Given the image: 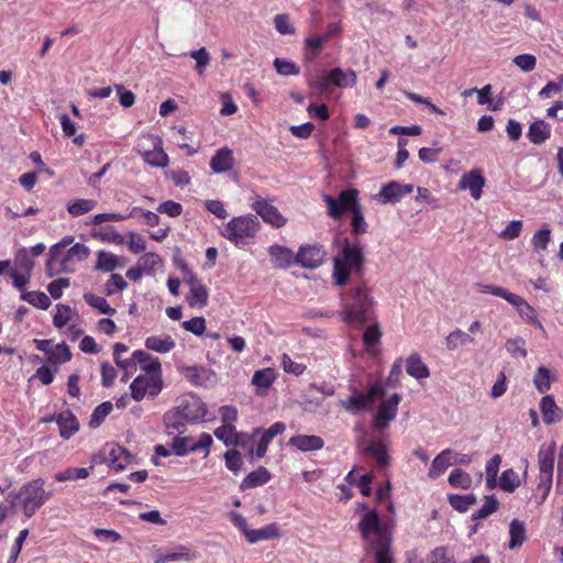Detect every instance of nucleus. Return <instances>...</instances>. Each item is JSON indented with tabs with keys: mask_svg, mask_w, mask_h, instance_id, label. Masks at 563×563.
<instances>
[{
	"mask_svg": "<svg viewBox=\"0 0 563 563\" xmlns=\"http://www.w3.org/2000/svg\"><path fill=\"white\" fill-rule=\"evenodd\" d=\"M551 242V229L545 224L542 229L538 230L532 239L531 245L536 253L543 254L547 251L549 243Z\"/></svg>",
	"mask_w": 563,
	"mask_h": 563,
	"instance_id": "nucleus-41",
	"label": "nucleus"
},
{
	"mask_svg": "<svg viewBox=\"0 0 563 563\" xmlns=\"http://www.w3.org/2000/svg\"><path fill=\"white\" fill-rule=\"evenodd\" d=\"M407 373L417 378H427L429 376V369L427 365L420 360L417 354H411L407 360L406 365Z\"/></svg>",
	"mask_w": 563,
	"mask_h": 563,
	"instance_id": "nucleus-40",
	"label": "nucleus"
},
{
	"mask_svg": "<svg viewBox=\"0 0 563 563\" xmlns=\"http://www.w3.org/2000/svg\"><path fill=\"white\" fill-rule=\"evenodd\" d=\"M189 56L196 60L195 69L199 75H202L206 70L207 65L210 62V55L206 47H201L197 51L189 52Z\"/></svg>",
	"mask_w": 563,
	"mask_h": 563,
	"instance_id": "nucleus-62",
	"label": "nucleus"
},
{
	"mask_svg": "<svg viewBox=\"0 0 563 563\" xmlns=\"http://www.w3.org/2000/svg\"><path fill=\"white\" fill-rule=\"evenodd\" d=\"M486 184V179L483 175L482 169H472L465 173L457 185L460 190H470L473 199L478 200L483 195V188Z\"/></svg>",
	"mask_w": 563,
	"mask_h": 563,
	"instance_id": "nucleus-19",
	"label": "nucleus"
},
{
	"mask_svg": "<svg viewBox=\"0 0 563 563\" xmlns=\"http://www.w3.org/2000/svg\"><path fill=\"white\" fill-rule=\"evenodd\" d=\"M89 476V468L87 467H78V468H66L62 472L55 474V479L57 482H67V481H76L84 479Z\"/></svg>",
	"mask_w": 563,
	"mask_h": 563,
	"instance_id": "nucleus-49",
	"label": "nucleus"
},
{
	"mask_svg": "<svg viewBox=\"0 0 563 563\" xmlns=\"http://www.w3.org/2000/svg\"><path fill=\"white\" fill-rule=\"evenodd\" d=\"M498 485L505 492H514L520 485L518 473L512 468L505 470L501 473Z\"/></svg>",
	"mask_w": 563,
	"mask_h": 563,
	"instance_id": "nucleus-48",
	"label": "nucleus"
},
{
	"mask_svg": "<svg viewBox=\"0 0 563 563\" xmlns=\"http://www.w3.org/2000/svg\"><path fill=\"white\" fill-rule=\"evenodd\" d=\"M145 346L155 352H169L175 347V342L169 335L164 334L147 338Z\"/></svg>",
	"mask_w": 563,
	"mask_h": 563,
	"instance_id": "nucleus-42",
	"label": "nucleus"
},
{
	"mask_svg": "<svg viewBox=\"0 0 563 563\" xmlns=\"http://www.w3.org/2000/svg\"><path fill=\"white\" fill-rule=\"evenodd\" d=\"M527 137L532 144L540 145L551 137V125L544 120H537L529 125Z\"/></svg>",
	"mask_w": 563,
	"mask_h": 563,
	"instance_id": "nucleus-31",
	"label": "nucleus"
},
{
	"mask_svg": "<svg viewBox=\"0 0 563 563\" xmlns=\"http://www.w3.org/2000/svg\"><path fill=\"white\" fill-rule=\"evenodd\" d=\"M540 411L545 424H553L561 420L562 410L556 406L551 395H545L540 401Z\"/></svg>",
	"mask_w": 563,
	"mask_h": 563,
	"instance_id": "nucleus-29",
	"label": "nucleus"
},
{
	"mask_svg": "<svg viewBox=\"0 0 563 563\" xmlns=\"http://www.w3.org/2000/svg\"><path fill=\"white\" fill-rule=\"evenodd\" d=\"M44 485V479L36 478L20 488L18 498L27 518H31L51 498L52 493L45 490Z\"/></svg>",
	"mask_w": 563,
	"mask_h": 563,
	"instance_id": "nucleus-8",
	"label": "nucleus"
},
{
	"mask_svg": "<svg viewBox=\"0 0 563 563\" xmlns=\"http://www.w3.org/2000/svg\"><path fill=\"white\" fill-rule=\"evenodd\" d=\"M180 371L185 378L196 386H208L213 383V371L203 366H181Z\"/></svg>",
	"mask_w": 563,
	"mask_h": 563,
	"instance_id": "nucleus-23",
	"label": "nucleus"
},
{
	"mask_svg": "<svg viewBox=\"0 0 563 563\" xmlns=\"http://www.w3.org/2000/svg\"><path fill=\"white\" fill-rule=\"evenodd\" d=\"M553 375L550 369L540 366L533 377V383L539 393L544 394L551 388Z\"/></svg>",
	"mask_w": 563,
	"mask_h": 563,
	"instance_id": "nucleus-46",
	"label": "nucleus"
},
{
	"mask_svg": "<svg viewBox=\"0 0 563 563\" xmlns=\"http://www.w3.org/2000/svg\"><path fill=\"white\" fill-rule=\"evenodd\" d=\"M325 42V37L316 36V37H307L305 40L306 44V59L313 60L322 49L323 43Z\"/></svg>",
	"mask_w": 563,
	"mask_h": 563,
	"instance_id": "nucleus-56",
	"label": "nucleus"
},
{
	"mask_svg": "<svg viewBox=\"0 0 563 563\" xmlns=\"http://www.w3.org/2000/svg\"><path fill=\"white\" fill-rule=\"evenodd\" d=\"M279 537V528L276 523L266 525L260 529H250L246 533L249 543L254 544L263 540H271Z\"/></svg>",
	"mask_w": 563,
	"mask_h": 563,
	"instance_id": "nucleus-33",
	"label": "nucleus"
},
{
	"mask_svg": "<svg viewBox=\"0 0 563 563\" xmlns=\"http://www.w3.org/2000/svg\"><path fill=\"white\" fill-rule=\"evenodd\" d=\"M289 444L297 448L299 451L309 452L322 449L324 442L318 435L298 434L289 439Z\"/></svg>",
	"mask_w": 563,
	"mask_h": 563,
	"instance_id": "nucleus-28",
	"label": "nucleus"
},
{
	"mask_svg": "<svg viewBox=\"0 0 563 563\" xmlns=\"http://www.w3.org/2000/svg\"><path fill=\"white\" fill-rule=\"evenodd\" d=\"M213 434L227 446H245L247 440L251 439L245 434H240L233 424H222L214 430Z\"/></svg>",
	"mask_w": 563,
	"mask_h": 563,
	"instance_id": "nucleus-22",
	"label": "nucleus"
},
{
	"mask_svg": "<svg viewBox=\"0 0 563 563\" xmlns=\"http://www.w3.org/2000/svg\"><path fill=\"white\" fill-rule=\"evenodd\" d=\"M251 208L265 223H268L274 228H283L287 223V219L278 211V209L260 195L254 197Z\"/></svg>",
	"mask_w": 563,
	"mask_h": 563,
	"instance_id": "nucleus-14",
	"label": "nucleus"
},
{
	"mask_svg": "<svg viewBox=\"0 0 563 563\" xmlns=\"http://www.w3.org/2000/svg\"><path fill=\"white\" fill-rule=\"evenodd\" d=\"M365 255L358 243L344 239L341 251L333 258V284L344 286L349 283L351 274L363 277Z\"/></svg>",
	"mask_w": 563,
	"mask_h": 563,
	"instance_id": "nucleus-3",
	"label": "nucleus"
},
{
	"mask_svg": "<svg viewBox=\"0 0 563 563\" xmlns=\"http://www.w3.org/2000/svg\"><path fill=\"white\" fill-rule=\"evenodd\" d=\"M212 443V437L206 432H202L197 440L192 437H175L173 441V453L177 456H185L190 452L205 450V457H207Z\"/></svg>",
	"mask_w": 563,
	"mask_h": 563,
	"instance_id": "nucleus-13",
	"label": "nucleus"
},
{
	"mask_svg": "<svg viewBox=\"0 0 563 563\" xmlns=\"http://www.w3.org/2000/svg\"><path fill=\"white\" fill-rule=\"evenodd\" d=\"M15 265L24 273L31 274L34 267V261L30 255V251L25 247L20 249L15 254Z\"/></svg>",
	"mask_w": 563,
	"mask_h": 563,
	"instance_id": "nucleus-57",
	"label": "nucleus"
},
{
	"mask_svg": "<svg viewBox=\"0 0 563 563\" xmlns=\"http://www.w3.org/2000/svg\"><path fill=\"white\" fill-rule=\"evenodd\" d=\"M498 500L494 495L486 496L483 506L472 515L473 520L485 519L494 514L498 508Z\"/></svg>",
	"mask_w": 563,
	"mask_h": 563,
	"instance_id": "nucleus-52",
	"label": "nucleus"
},
{
	"mask_svg": "<svg viewBox=\"0 0 563 563\" xmlns=\"http://www.w3.org/2000/svg\"><path fill=\"white\" fill-rule=\"evenodd\" d=\"M401 400L399 394H394L389 399L383 400L374 416V428L377 430L385 429L393 421L398 411V405Z\"/></svg>",
	"mask_w": 563,
	"mask_h": 563,
	"instance_id": "nucleus-17",
	"label": "nucleus"
},
{
	"mask_svg": "<svg viewBox=\"0 0 563 563\" xmlns=\"http://www.w3.org/2000/svg\"><path fill=\"white\" fill-rule=\"evenodd\" d=\"M343 320L347 323L364 324L369 319L373 299L365 282H360L342 295Z\"/></svg>",
	"mask_w": 563,
	"mask_h": 563,
	"instance_id": "nucleus-5",
	"label": "nucleus"
},
{
	"mask_svg": "<svg viewBox=\"0 0 563 563\" xmlns=\"http://www.w3.org/2000/svg\"><path fill=\"white\" fill-rule=\"evenodd\" d=\"M428 563H455V560L446 547H438L429 554Z\"/></svg>",
	"mask_w": 563,
	"mask_h": 563,
	"instance_id": "nucleus-61",
	"label": "nucleus"
},
{
	"mask_svg": "<svg viewBox=\"0 0 563 563\" xmlns=\"http://www.w3.org/2000/svg\"><path fill=\"white\" fill-rule=\"evenodd\" d=\"M122 354H114L115 363L130 374L132 368L140 365L143 374L137 375L130 385L131 395L136 401L142 400L145 395L157 396L163 387L161 363L157 358L150 357V354H131L129 358H121Z\"/></svg>",
	"mask_w": 563,
	"mask_h": 563,
	"instance_id": "nucleus-1",
	"label": "nucleus"
},
{
	"mask_svg": "<svg viewBox=\"0 0 563 563\" xmlns=\"http://www.w3.org/2000/svg\"><path fill=\"white\" fill-rule=\"evenodd\" d=\"M261 227L258 218L250 213L232 218L220 230V234L236 246H244L255 239Z\"/></svg>",
	"mask_w": 563,
	"mask_h": 563,
	"instance_id": "nucleus-7",
	"label": "nucleus"
},
{
	"mask_svg": "<svg viewBox=\"0 0 563 563\" xmlns=\"http://www.w3.org/2000/svg\"><path fill=\"white\" fill-rule=\"evenodd\" d=\"M453 451L450 449L443 450L432 461L429 470V477L437 478L444 473V471L453 464Z\"/></svg>",
	"mask_w": 563,
	"mask_h": 563,
	"instance_id": "nucleus-34",
	"label": "nucleus"
},
{
	"mask_svg": "<svg viewBox=\"0 0 563 563\" xmlns=\"http://www.w3.org/2000/svg\"><path fill=\"white\" fill-rule=\"evenodd\" d=\"M46 421H55L59 428V434L63 439L67 440L73 437L79 429V423L74 413L69 410H64Z\"/></svg>",
	"mask_w": 563,
	"mask_h": 563,
	"instance_id": "nucleus-21",
	"label": "nucleus"
},
{
	"mask_svg": "<svg viewBox=\"0 0 563 563\" xmlns=\"http://www.w3.org/2000/svg\"><path fill=\"white\" fill-rule=\"evenodd\" d=\"M267 252L275 268L287 269L292 264H296V254L284 245L272 244Z\"/></svg>",
	"mask_w": 563,
	"mask_h": 563,
	"instance_id": "nucleus-20",
	"label": "nucleus"
},
{
	"mask_svg": "<svg viewBox=\"0 0 563 563\" xmlns=\"http://www.w3.org/2000/svg\"><path fill=\"white\" fill-rule=\"evenodd\" d=\"M323 201L328 207V216L335 220L341 219L346 212L352 213L356 207L361 206L358 190L354 188L340 191L338 198L324 195Z\"/></svg>",
	"mask_w": 563,
	"mask_h": 563,
	"instance_id": "nucleus-11",
	"label": "nucleus"
},
{
	"mask_svg": "<svg viewBox=\"0 0 563 563\" xmlns=\"http://www.w3.org/2000/svg\"><path fill=\"white\" fill-rule=\"evenodd\" d=\"M563 91V75H559L554 81H549L540 91L539 97L542 99L551 98L553 93Z\"/></svg>",
	"mask_w": 563,
	"mask_h": 563,
	"instance_id": "nucleus-64",
	"label": "nucleus"
},
{
	"mask_svg": "<svg viewBox=\"0 0 563 563\" xmlns=\"http://www.w3.org/2000/svg\"><path fill=\"white\" fill-rule=\"evenodd\" d=\"M225 466L234 474L239 473L243 466V459L239 451L229 450L223 454Z\"/></svg>",
	"mask_w": 563,
	"mask_h": 563,
	"instance_id": "nucleus-60",
	"label": "nucleus"
},
{
	"mask_svg": "<svg viewBox=\"0 0 563 563\" xmlns=\"http://www.w3.org/2000/svg\"><path fill=\"white\" fill-rule=\"evenodd\" d=\"M97 203L95 199L78 198L69 201L66 205V210L71 217L77 218L92 211L97 207Z\"/></svg>",
	"mask_w": 563,
	"mask_h": 563,
	"instance_id": "nucleus-35",
	"label": "nucleus"
},
{
	"mask_svg": "<svg viewBox=\"0 0 563 563\" xmlns=\"http://www.w3.org/2000/svg\"><path fill=\"white\" fill-rule=\"evenodd\" d=\"M112 408L113 407L110 401H104V402L100 404L99 406H97L90 417V421H89L90 427H92V428L99 427L103 422L106 417L112 411Z\"/></svg>",
	"mask_w": 563,
	"mask_h": 563,
	"instance_id": "nucleus-55",
	"label": "nucleus"
},
{
	"mask_svg": "<svg viewBox=\"0 0 563 563\" xmlns=\"http://www.w3.org/2000/svg\"><path fill=\"white\" fill-rule=\"evenodd\" d=\"M365 451L371 454L379 467H385L389 463V455L386 445L380 441H371L366 444Z\"/></svg>",
	"mask_w": 563,
	"mask_h": 563,
	"instance_id": "nucleus-38",
	"label": "nucleus"
},
{
	"mask_svg": "<svg viewBox=\"0 0 563 563\" xmlns=\"http://www.w3.org/2000/svg\"><path fill=\"white\" fill-rule=\"evenodd\" d=\"M84 298L89 306L98 309L101 313L113 314L115 312V309L111 308L107 300L101 296L95 294H85Z\"/></svg>",
	"mask_w": 563,
	"mask_h": 563,
	"instance_id": "nucleus-53",
	"label": "nucleus"
},
{
	"mask_svg": "<svg viewBox=\"0 0 563 563\" xmlns=\"http://www.w3.org/2000/svg\"><path fill=\"white\" fill-rule=\"evenodd\" d=\"M234 166L233 151L227 146L219 148L210 161V168L213 173L222 174L231 170Z\"/></svg>",
	"mask_w": 563,
	"mask_h": 563,
	"instance_id": "nucleus-25",
	"label": "nucleus"
},
{
	"mask_svg": "<svg viewBox=\"0 0 563 563\" xmlns=\"http://www.w3.org/2000/svg\"><path fill=\"white\" fill-rule=\"evenodd\" d=\"M123 264L120 262V258L113 253L107 251H99L97 253V262L95 265L96 271L100 272H112L118 267H122Z\"/></svg>",
	"mask_w": 563,
	"mask_h": 563,
	"instance_id": "nucleus-36",
	"label": "nucleus"
},
{
	"mask_svg": "<svg viewBox=\"0 0 563 563\" xmlns=\"http://www.w3.org/2000/svg\"><path fill=\"white\" fill-rule=\"evenodd\" d=\"M555 443L542 444L538 452L539 474H553Z\"/></svg>",
	"mask_w": 563,
	"mask_h": 563,
	"instance_id": "nucleus-30",
	"label": "nucleus"
},
{
	"mask_svg": "<svg viewBox=\"0 0 563 563\" xmlns=\"http://www.w3.org/2000/svg\"><path fill=\"white\" fill-rule=\"evenodd\" d=\"M275 379V371L267 367L258 369L253 374L252 385L255 387V391L258 396H266Z\"/></svg>",
	"mask_w": 563,
	"mask_h": 563,
	"instance_id": "nucleus-27",
	"label": "nucleus"
},
{
	"mask_svg": "<svg viewBox=\"0 0 563 563\" xmlns=\"http://www.w3.org/2000/svg\"><path fill=\"white\" fill-rule=\"evenodd\" d=\"M508 302L517 309L520 317L527 323L536 325L539 329H543L542 323L538 318L536 309L525 298L514 294Z\"/></svg>",
	"mask_w": 563,
	"mask_h": 563,
	"instance_id": "nucleus-24",
	"label": "nucleus"
},
{
	"mask_svg": "<svg viewBox=\"0 0 563 563\" xmlns=\"http://www.w3.org/2000/svg\"><path fill=\"white\" fill-rule=\"evenodd\" d=\"M137 263L144 269L145 274L151 275L155 273L156 266L162 265V258L156 253L147 252L139 258Z\"/></svg>",
	"mask_w": 563,
	"mask_h": 563,
	"instance_id": "nucleus-54",
	"label": "nucleus"
},
{
	"mask_svg": "<svg viewBox=\"0 0 563 563\" xmlns=\"http://www.w3.org/2000/svg\"><path fill=\"white\" fill-rule=\"evenodd\" d=\"M74 241L73 236H65L59 243L54 244L49 250L46 261V269L51 272L55 263H59V269L65 273L75 272V264L82 262L89 256V249L82 243H76L66 252L64 250ZM52 276V273H48Z\"/></svg>",
	"mask_w": 563,
	"mask_h": 563,
	"instance_id": "nucleus-6",
	"label": "nucleus"
},
{
	"mask_svg": "<svg viewBox=\"0 0 563 563\" xmlns=\"http://www.w3.org/2000/svg\"><path fill=\"white\" fill-rule=\"evenodd\" d=\"M449 503L451 507L460 512H465L472 505L476 503L474 494L467 495H449Z\"/></svg>",
	"mask_w": 563,
	"mask_h": 563,
	"instance_id": "nucleus-47",
	"label": "nucleus"
},
{
	"mask_svg": "<svg viewBox=\"0 0 563 563\" xmlns=\"http://www.w3.org/2000/svg\"><path fill=\"white\" fill-rule=\"evenodd\" d=\"M449 484L454 488L468 489L472 486V477L461 468H454L448 478Z\"/></svg>",
	"mask_w": 563,
	"mask_h": 563,
	"instance_id": "nucleus-44",
	"label": "nucleus"
},
{
	"mask_svg": "<svg viewBox=\"0 0 563 563\" xmlns=\"http://www.w3.org/2000/svg\"><path fill=\"white\" fill-rule=\"evenodd\" d=\"M73 311L69 306L58 303L56 306V313L53 318V323L56 328L62 329L68 324L71 319Z\"/></svg>",
	"mask_w": 563,
	"mask_h": 563,
	"instance_id": "nucleus-59",
	"label": "nucleus"
},
{
	"mask_svg": "<svg viewBox=\"0 0 563 563\" xmlns=\"http://www.w3.org/2000/svg\"><path fill=\"white\" fill-rule=\"evenodd\" d=\"M473 341L474 340L473 338L470 336V334L461 330L453 331L446 338L448 347L450 350H456L467 346V344L472 343Z\"/></svg>",
	"mask_w": 563,
	"mask_h": 563,
	"instance_id": "nucleus-50",
	"label": "nucleus"
},
{
	"mask_svg": "<svg viewBox=\"0 0 563 563\" xmlns=\"http://www.w3.org/2000/svg\"><path fill=\"white\" fill-rule=\"evenodd\" d=\"M384 397L385 388L383 385L380 383H373L368 386L366 393L354 390L349 398L340 400V406L349 413L355 416L369 409L377 399H383Z\"/></svg>",
	"mask_w": 563,
	"mask_h": 563,
	"instance_id": "nucleus-9",
	"label": "nucleus"
},
{
	"mask_svg": "<svg viewBox=\"0 0 563 563\" xmlns=\"http://www.w3.org/2000/svg\"><path fill=\"white\" fill-rule=\"evenodd\" d=\"M271 479V473L267 468L261 466L247 474L241 483V489L253 488L266 484Z\"/></svg>",
	"mask_w": 563,
	"mask_h": 563,
	"instance_id": "nucleus-37",
	"label": "nucleus"
},
{
	"mask_svg": "<svg viewBox=\"0 0 563 563\" xmlns=\"http://www.w3.org/2000/svg\"><path fill=\"white\" fill-rule=\"evenodd\" d=\"M133 455L123 446L111 445L108 452L107 462L110 468L115 472L123 471L126 465L132 463Z\"/></svg>",
	"mask_w": 563,
	"mask_h": 563,
	"instance_id": "nucleus-26",
	"label": "nucleus"
},
{
	"mask_svg": "<svg viewBox=\"0 0 563 563\" xmlns=\"http://www.w3.org/2000/svg\"><path fill=\"white\" fill-rule=\"evenodd\" d=\"M413 191V185L406 184L402 185L396 180H391L380 187V190L375 196V199L383 203H397L399 202L406 195H409Z\"/></svg>",
	"mask_w": 563,
	"mask_h": 563,
	"instance_id": "nucleus-16",
	"label": "nucleus"
},
{
	"mask_svg": "<svg viewBox=\"0 0 563 563\" xmlns=\"http://www.w3.org/2000/svg\"><path fill=\"white\" fill-rule=\"evenodd\" d=\"M207 415L206 404L194 394L183 395L177 399L176 407L165 413L164 423L167 433L183 432L188 423H197Z\"/></svg>",
	"mask_w": 563,
	"mask_h": 563,
	"instance_id": "nucleus-2",
	"label": "nucleus"
},
{
	"mask_svg": "<svg viewBox=\"0 0 563 563\" xmlns=\"http://www.w3.org/2000/svg\"><path fill=\"white\" fill-rule=\"evenodd\" d=\"M367 223L365 221L362 206H358L352 212L351 232L354 235H361L367 232Z\"/></svg>",
	"mask_w": 563,
	"mask_h": 563,
	"instance_id": "nucleus-51",
	"label": "nucleus"
},
{
	"mask_svg": "<svg viewBox=\"0 0 563 563\" xmlns=\"http://www.w3.org/2000/svg\"><path fill=\"white\" fill-rule=\"evenodd\" d=\"M274 67L283 76H296L300 73L299 67L294 62L282 58H275Z\"/></svg>",
	"mask_w": 563,
	"mask_h": 563,
	"instance_id": "nucleus-63",
	"label": "nucleus"
},
{
	"mask_svg": "<svg viewBox=\"0 0 563 563\" xmlns=\"http://www.w3.org/2000/svg\"><path fill=\"white\" fill-rule=\"evenodd\" d=\"M325 251L320 244L301 245L296 253V264L305 268H317L324 262Z\"/></svg>",
	"mask_w": 563,
	"mask_h": 563,
	"instance_id": "nucleus-15",
	"label": "nucleus"
},
{
	"mask_svg": "<svg viewBox=\"0 0 563 563\" xmlns=\"http://www.w3.org/2000/svg\"><path fill=\"white\" fill-rule=\"evenodd\" d=\"M21 299L29 302L30 305L46 310L51 306V299L43 291H27L21 295Z\"/></svg>",
	"mask_w": 563,
	"mask_h": 563,
	"instance_id": "nucleus-45",
	"label": "nucleus"
},
{
	"mask_svg": "<svg viewBox=\"0 0 563 563\" xmlns=\"http://www.w3.org/2000/svg\"><path fill=\"white\" fill-rule=\"evenodd\" d=\"M73 354H48L43 361L37 354L33 355V363H43L33 375L43 385H49L54 380L55 374L62 363L68 362Z\"/></svg>",
	"mask_w": 563,
	"mask_h": 563,
	"instance_id": "nucleus-12",
	"label": "nucleus"
},
{
	"mask_svg": "<svg viewBox=\"0 0 563 563\" xmlns=\"http://www.w3.org/2000/svg\"><path fill=\"white\" fill-rule=\"evenodd\" d=\"M330 79L334 87L351 88L356 85L357 76L353 69L343 70L340 67H335L330 70Z\"/></svg>",
	"mask_w": 563,
	"mask_h": 563,
	"instance_id": "nucleus-32",
	"label": "nucleus"
},
{
	"mask_svg": "<svg viewBox=\"0 0 563 563\" xmlns=\"http://www.w3.org/2000/svg\"><path fill=\"white\" fill-rule=\"evenodd\" d=\"M136 150L144 162L153 167L164 168L169 163V157L163 148V140L158 135L143 134L137 142Z\"/></svg>",
	"mask_w": 563,
	"mask_h": 563,
	"instance_id": "nucleus-10",
	"label": "nucleus"
},
{
	"mask_svg": "<svg viewBox=\"0 0 563 563\" xmlns=\"http://www.w3.org/2000/svg\"><path fill=\"white\" fill-rule=\"evenodd\" d=\"M357 529L365 544L374 551L376 563H389L390 538L387 529L382 526L376 510L366 511L362 516Z\"/></svg>",
	"mask_w": 563,
	"mask_h": 563,
	"instance_id": "nucleus-4",
	"label": "nucleus"
},
{
	"mask_svg": "<svg viewBox=\"0 0 563 563\" xmlns=\"http://www.w3.org/2000/svg\"><path fill=\"white\" fill-rule=\"evenodd\" d=\"M209 299V291L206 285L194 287L189 290V294L186 296V301L189 307H198L203 308L207 306Z\"/></svg>",
	"mask_w": 563,
	"mask_h": 563,
	"instance_id": "nucleus-39",
	"label": "nucleus"
},
{
	"mask_svg": "<svg viewBox=\"0 0 563 563\" xmlns=\"http://www.w3.org/2000/svg\"><path fill=\"white\" fill-rule=\"evenodd\" d=\"M509 549L521 547L526 540V527L523 522L514 519L509 525Z\"/></svg>",
	"mask_w": 563,
	"mask_h": 563,
	"instance_id": "nucleus-43",
	"label": "nucleus"
},
{
	"mask_svg": "<svg viewBox=\"0 0 563 563\" xmlns=\"http://www.w3.org/2000/svg\"><path fill=\"white\" fill-rule=\"evenodd\" d=\"M126 287L128 283L120 274H111L104 285V292L107 296H112L120 290H124Z\"/></svg>",
	"mask_w": 563,
	"mask_h": 563,
	"instance_id": "nucleus-58",
	"label": "nucleus"
},
{
	"mask_svg": "<svg viewBox=\"0 0 563 563\" xmlns=\"http://www.w3.org/2000/svg\"><path fill=\"white\" fill-rule=\"evenodd\" d=\"M197 559L195 552H192L187 545L179 544L172 549L157 550L154 555L155 563H168V562H191Z\"/></svg>",
	"mask_w": 563,
	"mask_h": 563,
	"instance_id": "nucleus-18",
	"label": "nucleus"
}]
</instances>
